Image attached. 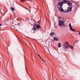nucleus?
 Masks as SVG:
<instances>
[{
    "mask_svg": "<svg viewBox=\"0 0 80 80\" xmlns=\"http://www.w3.org/2000/svg\"><path fill=\"white\" fill-rule=\"evenodd\" d=\"M53 39L54 41H58V38L57 37H54Z\"/></svg>",
    "mask_w": 80,
    "mask_h": 80,
    "instance_id": "5",
    "label": "nucleus"
},
{
    "mask_svg": "<svg viewBox=\"0 0 80 80\" xmlns=\"http://www.w3.org/2000/svg\"><path fill=\"white\" fill-rule=\"evenodd\" d=\"M55 34L53 32H52L50 34V35H51V36H52V35H54Z\"/></svg>",
    "mask_w": 80,
    "mask_h": 80,
    "instance_id": "16",
    "label": "nucleus"
},
{
    "mask_svg": "<svg viewBox=\"0 0 80 80\" xmlns=\"http://www.w3.org/2000/svg\"><path fill=\"white\" fill-rule=\"evenodd\" d=\"M58 4L59 6V7H62V6H63V4L62 2H59L58 3Z\"/></svg>",
    "mask_w": 80,
    "mask_h": 80,
    "instance_id": "6",
    "label": "nucleus"
},
{
    "mask_svg": "<svg viewBox=\"0 0 80 80\" xmlns=\"http://www.w3.org/2000/svg\"><path fill=\"white\" fill-rule=\"evenodd\" d=\"M25 0H21V2H24ZM28 0V1H31V0Z\"/></svg>",
    "mask_w": 80,
    "mask_h": 80,
    "instance_id": "17",
    "label": "nucleus"
},
{
    "mask_svg": "<svg viewBox=\"0 0 80 80\" xmlns=\"http://www.w3.org/2000/svg\"><path fill=\"white\" fill-rule=\"evenodd\" d=\"M36 28L37 29V30H40L41 29V27H40V25L38 24L37 26H36Z\"/></svg>",
    "mask_w": 80,
    "mask_h": 80,
    "instance_id": "3",
    "label": "nucleus"
},
{
    "mask_svg": "<svg viewBox=\"0 0 80 80\" xmlns=\"http://www.w3.org/2000/svg\"><path fill=\"white\" fill-rule=\"evenodd\" d=\"M35 31H36V28L33 27V28L32 29L31 32L32 33H35Z\"/></svg>",
    "mask_w": 80,
    "mask_h": 80,
    "instance_id": "2",
    "label": "nucleus"
},
{
    "mask_svg": "<svg viewBox=\"0 0 80 80\" xmlns=\"http://www.w3.org/2000/svg\"><path fill=\"white\" fill-rule=\"evenodd\" d=\"M70 29L71 31H72V32H75V30L74 29L72 28V27H71V28H70Z\"/></svg>",
    "mask_w": 80,
    "mask_h": 80,
    "instance_id": "9",
    "label": "nucleus"
},
{
    "mask_svg": "<svg viewBox=\"0 0 80 80\" xmlns=\"http://www.w3.org/2000/svg\"><path fill=\"white\" fill-rule=\"evenodd\" d=\"M75 4H76V5H77V3H75Z\"/></svg>",
    "mask_w": 80,
    "mask_h": 80,
    "instance_id": "25",
    "label": "nucleus"
},
{
    "mask_svg": "<svg viewBox=\"0 0 80 80\" xmlns=\"http://www.w3.org/2000/svg\"><path fill=\"white\" fill-rule=\"evenodd\" d=\"M69 26L70 27V28L71 27H72V25H71V24H69Z\"/></svg>",
    "mask_w": 80,
    "mask_h": 80,
    "instance_id": "18",
    "label": "nucleus"
},
{
    "mask_svg": "<svg viewBox=\"0 0 80 80\" xmlns=\"http://www.w3.org/2000/svg\"><path fill=\"white\" fill-rule=\"evenodd\" d=\"M66 42V43L67 45H68V42Z\"/></svg>",
    "mask_w": 80,
    "mask_h": 80,
    "instance_id": "20",
    "label": "nucleus"
},
{
    "mask_svg": "<svg viewBox=\"0 0 80 80\" xmlns=\"http://www.w3.org/2000/svg\"><path fill=\"white\" fill-rule=\"evenodd\" d=\"M64 20V19L62 18L59 17L58 25L59 27H61V26H62L63 25L65 24Z\"/></svg>",
    "mask_w": 80,
    "mask_h": 80,
    "instance_id": "1",
    "label": "nucleus"
},
{
    "mask_svg": "<svg viewBox=\"0 0 80 80\" xmlns=\"http://www.w3.org/2000/svg\"><path fill=\"white\" fill-rule=\"evenodd\" d=\"M78 34H79V35H80V32Z\"/></svg>",
    "mask_w": 80,
    "mask_h": 80,
    "instance_id": "24",
    "label": "nucleus"
},
{
    "mask_svg": "<svg viewBox=\"0 0 80 80\" xmlns=\"http://www.w3.org/2000/svg\"><path fill=\"white\" fill-rule=\"evenodd\" d=\"M67 0H63L62 1V3H67Z\"/></svg>",
    "mask_w": 80,
    "mask_h": 80,
    "instance_id": "12",
    "label": "nucleus"
},
{
    "mask_svg": "<svg viewBox=\"0 0 80 80\" xmlns=\"http://www.w3.org/2000/svg\"><path fill=\"white\" fill-rule=\"evenodd\" d=\"M63 45L64 46V47L65 49H67V48H68V47L67 46L66 43H64L63 44Z\"/></svg>",
    "mask_w": 80,
    "mask_h": 80,
    "instance_id": "10",
    "label": "nucleus"
},
{
    "mask_svg": "<svg viewBox=\"0 0 80 80\" xmlns=\"http://www.w3.org/2000/svg\"><path fill=\"white\" fill-rule=\"evenodd\" d=\"M67 3L69 6H71L72 5V3L70 1H68L67 2Z\"/></svg>",
    "mask_w": 80,
    "mask_h": 80,
    "instance_id": "7",
    "label": "nucleus"
},
{
    "mask_svg": "<svg viewBox=\"0 0 80 80\" xmlns=\"http://www.w3.org/2000/svg\"><path fill=\"white\" fill-rule=\"evenodd\" d=\"M72 7H69L68 8V12H71L72 11Z\"/></svg>",
    "mask_w": 80,
    "mask_h": 80,
    "instance_id": "4",
    "label": "nucleus"
},
{
    "mask_svg": "<svg viewBox=\"0 0 80 80\" xmlns=\"http://www.w3.org/2000/svg\"><path fill=\"white\" fill-rule=\"evenodd\" d=\"M2 25L0 23V26H2Z\"/></svg>",
    "mask_w": 80,
    "mask_h": 80,
    "instance_id": "22",
    "label": "nucleus"
},
{
    "mask_svg": "<svg viewBox=\"0 0 80 80\" xmlns=\"http://www.w3.org/2000/svg\"><path fill=\"white\" fill-rule=\"evenodd\" d=\"M58 46L59 48H60L61 47V43H59L58 44Z\"/></svg>",
    "mask_w": 80,
    "mask_h": 80,
    "instance_id": "13",
    "label": "nucleus"
},
{
    "mask_svg": "<svg viewBox=\"0 0 80 80\" xmlns=\"http://www.w3.org/2000/svg\"><path fill=\"white\" fill-rule=\"evenodd\" d=\"M37 23H38V24H40V21H38Z\"/></svg>",
    "mask_w": 80,
    "mask_h": 80,
    "instance_id": "19",
    "label": "nucleus"
},
{
    "mask_svg": "<svg viewBox=\"0 0 80 80\" xmlns=\"http://www.w3.org/2000/svg\"><path fill=\"white\" fill-rule=\"evenodd\" d=\"M63 26H64V27H65V25L64 24H63Z\"/></svg>",
    "mask_w": 80,
    "mask_h": 80,
    "instance_id": "23",
    "label": "nucleus"
},
{
    "mask_svg": "<svg viewBox=\"0 0 80 80\" xmlns=\"http://www.w3.org/2000/svg\"><path fill=\"white\" fill-rule=\"evenodd\" d=\"M25 8H26V9H27V7H25Z\"/></svg>",
    "mask_w": 80,
    "mask_h": 80,
    "instance_id": "26",
    "label": "nucleus"
},
{
    "mask_svg": "<svg viewBox=\"0 0 80 80\" xmlns=\"http://www.w3.org/2000/svg\"><path fill=\"white\" fill-rule=\"evenodd\" d=\"M38 55L39 56V57L40 58H41V59H42L43 61H44V62H45V60H44L43 59V58H42V57H41L40 56V55L38 54Z\"/></svg>",
    "mask_w": 80,
    "mask_h": 80,
    "instance_id": "15",
    "label": "nucleus"
},
{
    "mask_svg": "<svg viewBox=\"0 0 80 80\" xmlns=\"http://www.w3.org/2000/svg\"><path fill=\"white\" fill-rule=\"evenodd\" d=\"M11 9L12 10V11H15V8H14V7L12 8V7H11Z\"/></svg>",
    "mask_w": 80,
    "mask_h": 80,
    "instance_id": "14",
    "label": "nucleus"
},
{
    "mask_svg": "<svg viewBox=\"0 0 80 80\" xmlns=\"http://www.w3.org/2000/svg\"><path fill=\"white\" fill-rule=\"evenodd\" d=\"M34 27H36L37 26V25L35 24H34Z\"/></svg>",
    "mask_w": 80,
    "mask_h": 80,
    "instance_id": "21",
    "label": "nucleus"
},
{
    "mask_svg": "<svg viewBox=\"0 0 80 80\" xmlns=\"http://www.w3.org/2000/svg\"><path fill=\"white\" fill-rule=\"evenodd\" d=\"M68 47L71 48V49L72 50H73V46H71L70 45H68Z\"/></svg>",
    "mask_w": 80,
    "mask_h": 80,
    "instance_id": "11",
    "label": "nucleus"
},
{
    "mask_svg": "<svg viewBox=\"0 0 80 80\" xmlns=\"http://www.w3.org/2000/svg\"><path fill=\"white\" fill-rule=\"evenodd\" d=\"M59 10L62 12H63V11H64V10L63 9V8H62V7H61L59 8Z\"/></svg>",
    "mask_w": 80,
    "mask_h": 80,
    "instance_id": "8",
    "label": "nucleus"
}]
</instances>
